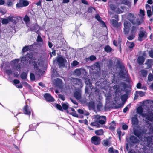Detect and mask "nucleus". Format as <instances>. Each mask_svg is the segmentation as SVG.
<instances>
[{"label": "nucleus", "mask_w": 153, "mask_h": 153, "mask_svg": "<svg viewBox=\"0 0 153 153\" xmlns=\"http://www.w3.org/2000/svg\"><path fill=\"white\" fill-rule=\"evenodd\" d=\"M124 32L125 34H128L129 32L130 27L131 26L130 22L125 21L124 23Z\"/></svg>", "instance_id": "6"}, {"label": "nucleus", "mask_w": 153, "mask_h": 153, "mask_svg": "<svg viewBox=\"0 0 153 153\" xmlns=\"http://www.w3.org/2000/svg\"><path fill=\"white\" fill-rule=\"evenodd\" d=\"M153 79V75L150 73L149 74L148 76V80L149 81L151 82L152 81Z\"/></svg>", "instance_id": "37"}, {"label": "nucleus", "mask_w": 153, "mask_h": 153, "mask_svg": "<svg viewBox=\"0 0 153 153\" xmlns=\"http://www.w3.org/2000/svg\"><path fill=\"white\" fill-rule=\"evenodd\" d=\"M55 106L58 109L60 110H62V107L60 105L56 104Z\"/></svg>", "instance_id": "55"}, {"label": "nucleus", "mask_w": 153, "mask_h": 153, "mask_svg": "<svg viewBox=\"0 0 153 153\" xmlns=\"http://www.w3.org/2000/svg\"><path fill=\"white\" fill-rule=\"evenodd\" d=\"M23 113L27 115L30 116L31 114V111L30 108L27 105L25 106L23 108Z\"/></svg>", "instance_id": "13"}, {"label": "nucleus", "mask_w": 153, "mask_h": 153, "mask_svg": "<svg viewBox=\"0 0 153 153\" xmlns=\"http://www.w3.org/2000/svg\"><path fill=\"white\" fill-rule=\"evenodd\" d=\"M132 122L134 125H137L138 123V120L136 117H133L132 118Z\"/></svg>", "instance_id": "30"}, {"label": "nucleus", "mask_w": 153, "mask_h": 153, "mask_svg": "<svg viewBox=\"0 0 153 153\" xmlns=\"http://www.w3.org/2000/svg\"><path fill=\"white\" fill-rule=\"evenodd\" d=\"M104 142L103 145L104 146H110V141L108 140H103Z\"/></svg>", "instance_id": "26"}, {"label": "nucleus", "mask_w": 153, "mask_h": 153, "mask_svg": "<svg viewBox=\"0 0 153 153\" xmlns=\"http://www.w3.org/2000/svg\"><path fill=\"white\" fill-rule=\"evenodd\" d=\"M92 143L95 145H98L100 143L101 139L99 137L97 136L93 137L91 138Z\"/></svg>", "instance_id": "7"}, {"label": "nucleus", "mask_w": 153, "mask_h": 153, "mask_svg": "<svg viewBox=\"0 0 153 153\" xmlns=\"http://www.w3.org/2000/svg\"><path fill=\"white\" fill-rule=\"evenodd\" d=\"M136 92L137 94H139V96L141 97L144 96L145 94V92L141 91H136Z\"/></svg>", "instance_id": "40"}, {"label": "nucleus", "mask_w": 153, "mask_h": 153, "mask_svg": "<svg viewBox=\"0 0 153 153\" xmlns=\"http://www.w3.org/2000/svg\"><path fill=\"white\" fill-rule=\"evenodd\" d=\"M58 96V97L63 101H64L65 100V97L64 95L62 94H59Z\"/></svg>", "instance_id": "51"}, {"label": "nucleus", "mask_w": 153, "mask_h": 153, "mask_svg": "<svg viewBox=\"0 0 153 153\" xmlns=\"http://www.w3.org/2000/svg\"><path fill=\"white\" fill-rule=\"evenodd\" d=\"M81 91H76L74 93V96L76 99L79 100L81 98Z\"/></svg>", "instance_id": "14"}, {"label": "nucleus", "mask_w": 153, "mask_h": 153, "mask_svg": "<svg viewBox=\"0 0 153 153\" xmlns=\"http://www.w3.org/2000/svg\"><path fill=\"white\" fill-rule=\"evenodd\" d=\"M147 13L148 16L149 17H150L152 16V12L151 10H147Z\"/></svg>", "instance_id": "53"}, {"label": "nucleus", "mask_w": 153, "mask_h": 153, "mask_svg": "<svg viewBox=\"0 0 153 153\" xmlns=\"http://www.w3.org/2000/svg\"><path fill=\"white\" fill-rule=\"evenodd\" d=\"M30 77L31 80H34L35 79V76L33 73H31L30 74Z\"/></svg>", "instance_id": "48"}, {"label": "nucleus", "mask_w": 153, "mask_h": 153, "mask_svg": "<svg viewBox=\"0 0 153 153\" xmlns=\"http://www.w3.org/2000/svg\"><path fill=\"white\" fill-rule=\"evenodd\" d=\"M141 75L143 76H146L147 74V72L146 71L144 70H142L141 71Z\"/></svg>", "instance_id": "38"}, {"label": "nucleus", "mask_w": 153, "mask_h": 153, "mask_svg": "<svg viewBox=\"0 0 153 153\" xmlns=\"http://www.w3.org/2000/svg\"><path fill=\"white\" fill-rule=\"evenodd\" d=\"M108 152L109 153H119L117 150H114L113 148L112 147L109 148Z\"/></svg>", "instance_id": "32"}, {"label": "nucleus", "mask_w": 153, "mask_h": 153, "mask_svg": "<svg viewBox=\"0 0 153 153\" xmlns=\"http://www.w3.org/2000/svg\"><path fill=\"white\" fill-rule=\"evenodd\" d=\"M103 131L102 129H100L95 131V134L98 135H101L103 134Z\"/></svg>", "instance_id": "24"}, {"label": "nucleus", "mask_w": 153, "mask_h": 153, "mask_svg": "<svg viewBox=\"0 0 153 153\" xmlns=\"http://www.w3.org/2000/svg\"><path fill=\"white\" fill-rule=\"evenodd\" d=\"M95 18L97 20L101 22L102 24H103L105 26V27L106 26V25L105 23L101 19V17H100L99 15H96L95 16Z\"/></svg>", "instance_id": "22"}, {"label": "nucleus", "mask_w": 153, "mask_h": 153, "mask_svg": "<svg viewBox=\"0 0 153 153\" xmlns=\"http://www.w3.org/2000/svg\"><path fill=\"white\" fill-rule=\"evenodd\" d=\"M74 74L77 75L79 76L81 74V72L80 69H76L74 71Z\"/></svg>", "instance_id": "35"}, {"label": "nucleus", "mask_w": 153, "mask_h": 153, "mask_svg": "<svg viewBox=\"0 0 153 153\" xmlns=\"http://www.w3.org/2000/svg\"><path fill=\"white\" fill-rule=\"evenodd\" d=\"M145 106H143L139 107L137 109V113L146 118L148 120L150 121H153V117H152L151 116L152 114L151 112L149 111L148 112H147L146 113H143L144 111L143 110V107L144 108Z\"/></svg>", "instance_id": "1"}, {"label": "nucleus", "mask_w": 153, "mask_h": 153, "mask_svg": "<svg viewBox=\"0 0 153 153\" xmlns=\"http://www.w3.org/2000/svg\"><path fill=\"white\" fill-rule=\"evenodd\" d=\"M145 7L147 10H151V7L149 5L146 4Z\"/></svg>", "instance_id": "63"}, {"label": "nucleus", "mask_w": 153, "mask_h": 153, "mask_svg": "<svg viewBox=\"0 0 153 153\" xmlns=\"http://www.w3.org/2000/svg\"><path fill=\"white\" fill-rule=\"evenodd\" d=\"M44 97L48 102H54V99L49 93H46L44 95Z\"/></svg>", "instance_id": "12"}, {"label": "nucleus", "mask_w": 153, "mask_h": 153, "mask_svg": "<svg viewBox=\"0 0 153 153\" xmlns=\"http://www.w3.org/2000/svg\"><path fill=\"white\" fill-rule=\"evenodd\" d=\"M37 41L38 42H42V39L41 37L39 36L38 35L37 36Z\"/></svg>", "instance_id": "59"}, {"label": "nucleus", "mask_w": 153, "mask_h": 153, "mask_svg": "<svg viewBox=\"0 0 153 153\" xmlns=\"http://www.w3.org/2000/svg\"><path fill=\"white\" fill-rule=\"evenodd\" d=\"M109 6L111 10H114L116 8V7L113 4H110L109 5Z\"/></svg>", "instance_id": "54"}, {"label": "nucleus", "mask_w": 153, "mask_h": 153, "mask_svg": "<svg viewBox=\"0 0 153 153\" xmlns=\"http://www.w3.org/2000/svg\"><path fill=\"white\" fill-rule=\"evenodd\" d=\"M152 62V60L148 59L146 62V64L147 65L148 68L151 67Z\"/></svg>", "instance_id": "28"}, {"label": "nucleus", "mask_w": 153, "mask_h": 153, "mask_svg": "<svg viewBox=\"0 0 153 153\" xmlns=\"http://www.w3.org/2000/svg\"><path fill=\"white\" fill-rule=\"evenodd\" d=\"M29 3L27 0H19L16 5V7L17 8H20L28 6Z\"/></svg>", "instance_id": "4"}, {"label": "nucleus", "mask_w": 153, "mask_h": 153, "mask_svg": "<svg viewBox=\"0 0 153 153\" xmlns=\"http://www.w3.org/2000/svg\"><path fill=\"white\" fill-rule=\"evenodd\" d=\"M70 114L72 115L73 116L77 117V118H82L83 116L82 117H79L78 115L77 114L76 112V111H74V112H72L70 113Z\"/></svg>", "instance_id": "34"}, {"label": "nucleus", "mask_w": 153, "mask_h": 153, "mask_svg": "<svg viewBox=\"0 0 153 153\" xmlns=\"http://www.w3.org/2000/svg\"><path fill=\"white\" fill-rule=\"evenodd\" d=\"M127 45L129 48L132 49L134 46V43L133 42H130L128 41L127 42Z\"/></svg>", "instance_id": "31"}, {"label": "nucleus", "mask_w": 153, "mask_h": 153, "mask_svg": "<svg viewBox=\"0 0 153 153\" xmlns=\"http://www.w3.org/2000/svg\"><path fill=\"white\" fill-rule=\"evenodd\" d=\"M117 64L119 67L120 68H122V66H123L121 64V63L119 60L117 61Z\"/></svg>", "instance_id": "58"}, {"label": "nucleus", "mask_w": 153, "mask_h": 153, "mask_svg": "<svg viewBox=\"0 0 153 153\" xmlns=\"http://www.w3.org/2000/svg\"><path fill=\"white\" fill-rule=\"evenodd\" d=\"M89 59H90V61H93L96 59V58L95 56L94 55H91L89 57Z\"/></svg>", "instance_id": "52"}, {"label": "nucleus", "mask_w": 153, "mask_h": 153, "mask_svg": "<svg viewBox=\"0 0 153 153\" xmlns=\"http://www.w3.org/2000/svg\"><path fill=\"white\" fill-rule=\"evenodd\" d=\"M38 28L39 26L38 25L36 24H34L30 28V29L31 31L36 30Z\"/></svg>", "instance_id": "25"}, {"label": "nucleus", "mask_w": 153, "mask_h": 153, "mask_svg": "<svg viewBox=\"0 0 153 153\" xmlns=\"http://www.w3.org/2000/svg\"><path fill=\"white\" fill-rule=\"evenodd\" d=\"M79 64V62L76 60L73 61L71 64L72 67L75 66Z\"/></svg>", "instance_id": "44"}, {"label": "nucleus", "mask_w": 153, "mask_h": 153, "mask_svg": "<svg viewBox=\"0 0 153 153\" xmlns=\"http://www.w3.org/2000/svg\"><path fill=\"white\" fill-rule=\"evenodd\" d=\"M122 127L123 130H125L128 129V126L126 124H123L122 125Z\"/></svg>", "instance_id": "56"}, {"label": "nucleus", "mask_w": 153, "mask_h": 153, "mask_svg": "<svg viewBox=\"0 0 153 153\" xmlns=\"http://www.w3.org/2000/svg\"><path fill=\"white\" fill-rule=\"evenodd\" d=\"M115 122L114 121H113L110 124L109 128L110 130H114L115 128Z\"/></svg>", "instance_id": "20"}, {"label": "nucleus", "mask_w": 153, "mask_h": 153, "mask_svg": "<svg viewBox=\"0 0 153 153\" xmlns=\"http://www.w3.org/2000/svg\"><path fill=\"white\" fill-rule=\"evenodd\" d=\"M27 76V73L25 72L22 73L20 77L23 79H26Z\"/></svg>", "instance_id": "29"}, {"label": "nucleus", "mask_w": 153, "mask_h": 153, "mask_svg": "<svg viewBox=\"0 0 153 153\" xmlns=\"http://www.w3.org/2000/svg\"><path fill=\"white\" fill-rule=\"evenodd\" d=\"M32 63L33 65H34V67L35 69L38 71H40V70L39 69L38 66H37V64H38V62H36L35 61H33L32 62Z\"/></svg>", "instance_id": "33"}, {"label": "nucleus", "mask_w": 153, "mask_h": 153, "mask_svg": "<svg viewBox=\"0 0 153 153\" xmlns=\"http://www.w3.org/2000/svg\"><path fill=\"white\" fill-rule=\"evenodd\" d=\"M134 134L138 137V138L141 140H143L142 136L143 135V132H141L138 130L135 129L134 131Z\"/></svg>", "instance_id": "11"}, {"label": "nucleus", "mask_w": 153, "mask_h": 153, "mask_svg": "<svg viewBox=\"0 0 153 153\" xmlns=\"http://www.w3.org/2000/svg\"><path fill=\"white\" fill-rule=\"evenodd\" d=\"M149 55L151 58H153V49L149 51Z\"/></svg>", "instance_id": "47"}, {"label": "nucleus", "mask_w": 153, "mask_h": 153, "mask_svg": "<svg viewBox=\"0 0 153 153\" xmlns=\"http://www.w3.org/2000/svg\"><path fill=\"white\" fill-rule=\"evenodd\" d=\"M111 25L114 27L117 28L119 27L120 25L117 20L114 19H112L111 20Z\"/></svg>", "instance_id": "15"}, {"label": "nucleus", "mask_w": 153, "mask_h": 153, "mask_svg": "<svg viewBox=\"0 0 153 153\" xmlns=\"http://www.w3.org/2000/svg\"><path fill=\"white\" fill-rule=\"evenodd\" d=\"M94 119L95 122L102 125L104 124L106 122V117L105 116L97 115L94 116Z\"/></svg>", "instance_id": "3"}, {"label": "nucleus", "mask_w": 153, "mask_h": 153, "mask_svg": "<svg viewBox=\"0 0 153 153\" xmlns=\"http://www.w3.org/2000/svg\"><path fill=\"white\" fill-rule=\"evenodd\" d=\"M24 21L26 23H27L30 21V18L27 15H25L23 19Z\"/></svg>", "instance_id": "42"}, {"label": "nucleus", "mask_w": 153, "mask_h": 153, "mask_svg": "<svg viewBox=\"0 0 153 153\" xmlns=\"http://www.w3.org/2000/svg\"><path fill=\"white\" fill-rule=\"evenodd\" d=\"M149 131H150V133H149V134H153V126H151L150 128H149ZM153 136H153H151V137H152Z\"/></svg>", "instance_id": "57"}, {"label": "nucleus", "mask_w": 153, "mask_h": 153, "mask_svg": "<svg viewBox=\"0 0 153 153\" xmlns=\"http://www.w3.org/2000/svg\"><path fill=\"white\" fill-rule=\"evenodd\" d=\"M72 81L74 84L76 85H78L80 87L82 88L83 86V84L81 79L75 78L72 79Z\"/></svg>", "instance_id": "8"}, {"label": "nucleus", "mask_w": 153, "mask_h": 153, "mask_svg": "<svg viewBox=\"0 0 153 153\" xmlns=\"http://www.w3.org/2000/svg\"><path fill=\"white\" fill-rule=\"evenodd\" d=\"M22 83L25 86H28L30 88H31V87L26 82H22Z\"/></svg>", "instance_id": "61"}, {"label": "nucleus", "mask_w": 153, "mask_h": 153, "mask_svg": "<svg viewBox=\"0 0 153 153\" xmlns=\"http://www.w3.org/2000/svg\"><path fill=\"white\" fill-rule=\"evenodd\" d=\"M142 85L140 83H138L137 85V88L138 89L141 88Z\"/></svg>", "instance_id": "64"}, {"label": "nucleus", "mask_w": 153, "mask_h": 153, "mask_svg": "<svg viewBox=\"0 0 153 153\" xmlns=\"http://www.w3.org/2000/svg\"><path fill=\"white\" fill-rule=\"evenodd\" d=\"M16 18L13 16H10L8 17V19L9 22H11L13 23H16Z\"/></svg>", "instance_id": "23"}, {"label": "nucleus", "mask_w": 153, "mask_h": 153, "mask_svg": "<svg viewBox=\"0 0 153 153\" xmlns=\"http://www.w3.org/2000/svg\"><path fill=\"white\" fill-rule=\"evenodd\" d=\"M138 35V40L141 42L147 38V33L145 31H139Z\"/></svg>", "instance_id": "5"}, {"label": "nucleus", "mask_w": 153, "mask_h": 153, "mask_svg": "<svg viewBox=\"0 0 153 153\" xmlns=\"http://www.w3.org/2000/svg\"><path fill=\"white\" fill-rule=\"evenodd\" d=\"M144 140H146L147 143H150L151 142H153V136L152 137H150L149 136L146 138H145L144 137Z\"/></svg>", "instance_id": "21"}, {"label": "nucleus", "mask_w": 153, "mask_h": 153, "mask_svg": "<svg viewBox=\"0 0 153 153\" xmlns=\"http://www.w3.org/2000/svg\"><path fill=\"white\" fill-rule=\"evenodd\" d=\"M128 19L133 25H137L138 26L141 23L140 20L139 18L135 19V17L134 15L131 13H129L128 15Z\"/></svg>", "instance_id": "2"}, {"label": "nucleus", "mask_w": 153, "mask_h": 153, "mask_svg": "<svg viewBox=\"0 0 153 153\" xmlns=\"http://www.w3.org/2000/svg\"><path fill=\"white\" fill-rule=\"evenodd\" d=\"M6 4L7 6H10L13 5V3L11 0H7Z\"/></svg>", "instance_id": "50"}, {"label": "nucleus", "mask_w": 153, "mask_h": 153, "mask_svg": "<svg viewBox=\"0 0 153 153\" xmlns=\"http://www.w3.org/2000/svg\"><path fill=\"white\" fill-rule=\"evenodd\" d=\"M138 29V26H133L131 27L130 33L136 35Z\"/></svg>", "instance_id": "16"}, {"label": "nucleus", "mask_w": 153, "mask_h": 153, "mask_svg": "<svg viewBox=\"0 0 153 153\" xmlns=\"http://www.w3.org/2000/svg\"><path fill=\"white\" fill-rule=\"evenodd\" d=\"M65 59L62 56L59 57L57 59V62L60 64L62 65L64 64Z\"/></svg>", "instance_id": "19"}, {"label": "nucleus", "mask_w": 153, "mask_h": 153, "mask_svg": "<svg viewBox=\"0 0 153 153\" xmlns=\"http://www.w3.org/2000/svg\"><path fill=\"white\" fill-rule=\"evenodd\" d=\"M9 22L8 17L7 19H3L2 21V23L3 24H7Z\"/></svg>", "instance_id": "36"}, {"label": "nucleus", "mask_w": 153, "mask_h": 153, "mask_svg": "<svg viewBox=\"0 0 153 153\" xmlns=\"http://www.w3.org/2000/svg\"><path fill=\"white\" fill-rule=\"evenodd\" d=\"M105 51L107 52H110L112 50V48L109 45L106 46L104 48Z\"/></svg>", "instance_id": "27"}, {"label": "nucleus", "mask_w": 153, "mask_h": 153, "mask_svg": "<svg viewBox=\"0 0 153 153\" xmlns=\"http://www.w3.org/2000/svg\"><path fill=\"white\" fill-rule=\"evenodd\" d=\"M62 105L63 109L65 110H67L68 108V106L67 104L63 103L62 104Z\"/></svg>", "instance_id": "45"}, {"label": "nucleus", "mask_w": 153, "mask_h": 153, "mask_svg": "<svg viewBox=\"0 0 153 153\" xmlns=\"http://www.w3.org/2000/svg\"><path fill=\"white\" fill-rule=\"evenodd\" d=\"M121 70L119 73V74L121 77H126L127 75V73L124 66H122V68H120Z\"/></svg>", "instance_id": "10"}, {"label": "nucleus", "mask_w": 153, "mask_h": 153, "mask_svg": "<svg viewBox=\"0 0 153 153\" xmlns=\"http://www.w3.org/2000/svg\"><path fill=\"white\" fill-rule=\"evenodd\" d=\"M35 45L33 44L31 45L25 46L22 49V53H24L25 52H26L29 50L33 51L34 49L33 46Z\"/></svg>", "instance_id": "9"}, {"label": "nucleus", "mask_w": 153, "mask_h": 153, "mask_svg": "<svg viewBox=\"0 0 153 153\" xmlns=\"http://www.w3.org/2000/svg\"><path fill=\"white\" fill-rule=\"evenodd\" d=\"M97 122H93L91 123V125L95 126H97L98 127H100V125L98 124Z\"/></svg>", "instance_id": "49"}, {"label": "nucleus", "mask_w": 153, "mask_h": 153, "mask_svg": "<svg viewBox=\"0 0 153 153\" xmlns=\"http://www.w3.org/2000/svg\"><path fill=\"white\" fill-rule=\"evenodd\" d=\"M16 69L17 71H19L20 70L21 66L20 65L18 64L16 66L15 68Z\"/></svg>", "instance_id": "60"}, {"label": "nucleus", "mask_w": 153, "mask_h": 153, "mask_svg": "<svg viewBox=\"0 0 153 153\" xmlns=\"http://www.w3.org/2000/svg\"><path fill=\"white\" fill-rule=\"evenodd\" d=\"M130 107V104H129L127 105L123 110V112L124 113H126L128 111Z\"/></svg>", "instance_id": "41"}, {"label": "nucleus", "mask_w": 153, "mask_h": 153, "mask_svg": "<svg viewBox=\"0 0 153 153\" xmlns=\"http://www.w3.org/2000/svg\"><path fill=\"white\" fill-rule=\"evenodd\" d=\"M130 140L131 143L134 144L137 143L138 141V139L134 136H131Z\"/></svg>", "instance_id": "18"}, {"label": "nucleus", "mask_w": 153, "mask_h": 153, "mask_svg": "<svg viewBox=\"0 0 153 153\" xmlns=\"http://www.w3.org/2000/svg\"><path fill=\"white\" fill-rule=\"evenodd\" d=\"M121 2V4L127 5L128 4V0H120Z\"/></svg>", "instance_id": "46"}, {"label": "nucleus", "mask_w": 153, "mask_h": 153, "mask_svg": "<svg viewBox=\"0 0 153 153\" xmlns=\"http://www.w3.org/2000/svg\"><path fill=\"white\" fill-rule=\"evenodd\" d=\"M71 101L74 104L76 105H77L78 103L77 102L71 98H70Z\"/></svg>", "instance_id": "62"}, {"label": "nucleus", "mask_w": 153, "mask_h": 153, "mask_svg": "<svg viewBox=\"0 0 153 153\" xmlns=\"http://www.w3.org/2000/svg\"><path fill=\"white\" fill-rule=\"evenodd\" d=\"M145 59L143 56H139L137 59L138 63L140 65L142 64L144 61Z\"/></svg>", "instance_id": "17"}, {"label": "nucleus", "mask_w": 153, "mask_h": 153, "mask_svg": "<svg viewBox=\"0 0 153 153\" xmlns=\"http://www.w3.org/2000/svg\"><path fill=\"white\" fill-rule=\"evenodd\" d=\"M135 36V35L130 33V35L127 37V39L129 40H132L134 39Z\"/></svg>", "instance_id": "43"}, {"label": "nucleus", "mask_w": 153, "mask_h": 153, "mask_svg": "<svg viewBox=\"0 0 153 153\" xmlns=\"http://www.w3.org/2000/svg\"><path fill=\"white\" fill-rule=\"evenodd\" d=\"M33 57V54L32 53H28L26 55V57L29 59H32Z\"/></svg>", "instance_id": "39"}]
</instances>
